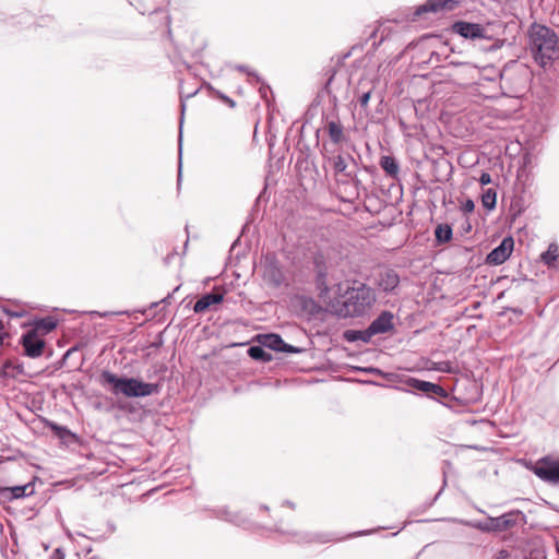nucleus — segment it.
Masks as SVG:
<instances>
[{
    "label": "nucleus",
    "mask_w": 559,
    "mask_h": 559,
    "mask_svg": "<svg viewBox=\"0 0 559 559\" xmlns=\"http://www.w3.org/2000/svg\"><path fill=\"white\" fill-rule=\"evenodd\" d=\"M479 182L481 186L489 185L491 182V176L488 173H483L479 177Z\"/></svg>",
    "instance_id": "c85d7f7f"
},
{
    "label": "nucleus",
    "mask_w": 559,
    "mask_h": 559,
    "mask_svg": "<svg viewBox=\"0 0 559 559\" xmlns=\"http://www.w3.org/2000/svg\"><path fill=\"white\" fill-rule=\"evenodd\" d=\"M376 302L373 289L364 284L355 282L354 286L348 287L344 294V300L338 314L344 318L362 317L368 313Z\"/></svg>",
    "instance_id": "f03ea898"
},
{
    "label": "nucleus",
    "mask_w": 559,
    "mask_h": 559,
    "mask_svg": "<svg viewBox=\"0 0 559 559\" xmlns=\"http://www.w3.org/2000/svg\"><path fill=\"white\" fill-rule=\"evenodd\" d=\"M370 371H376V372H379L378 369H374V368H371Z\"/></svg>",
    "instance_id": "c03bdc74"
},
{
    "label": "nucleus",
    "mask_w": 559,
    "mask_h": 559,
    "mask_svg": "<svg viewBox=\"0 0 559 559\" xmlns=\"http://www.w3.org/2000/svg\"><path fill=\"white\" fill-rule=\"evenodd\" d=\"M238 69H239L240 71H246V68H245L243 66H240Z\"/></svg>",
    "instance_id": "a19ab883"
},
{
    "label": "nucleus",
    "mask_w": 559,
    "mask_h": 559,
    "mask_svg": "<svg viewBox=\"0 0 559 559\" xmlns=\"http://www.w3.org/2000/svg\"><path fill=\"white\" fill-rule=\"evenodd\" d=\"M185 107H186V106H185V103L182 102V103H181V108H182V110H185Z\"/></svg>",
    "instance_id": "37998d69"
},
{
    "label": "nucleus",
    "mask_w": 559,
    "mask_h": 559,
    "mask_svg": "<svg viewBox=\"0 0 559 559\" xmlns=\"http://www.w3.org/2000/svg\"><path fill=\"white\" fill-rule=\"evenodd\" d=\"M518 512H509L497 518H490V527H483V531H504L516 522Z\"/></svg>",
    "instance_id": "dca6fc26"
},
{
    "label": "nucleus",
    "mask_w": 559,
    "mask_h": 559,
    "mask_svg": "<svg viewBox=\"0 0 559 559\" xmlns=\"http://www.w3.org/2000/svg\"><path fill=\"white\" fill-rule=\"evenodd\" d=\"M455 4L454 0H428L415 11L413 20H416L424 12H438L442 9L452 10Z\"/></svg>",
    "instance_id": "2eb2a0df"
},
{
    "label": "nucleus",
    "mask_w": 559,
    "mask_h": 559,
    "mask_svg": "<svg viewBox=\"0 0 559 559\" xmlns=\"http://www.w3.org/2000/svg\"><path fill=\"white\" fill-rule=\"evenodd\" d=\"M333 152L329 151L326 143L322 144V156L324 159L329 160L333 167L335 174H343L345 176H349L346 173L347 162L346 157L342 154L332 155Z\"/></svg>",
    "instance_id": "ddd939ff"
},
{
    "label": "nucleus",
    "mask_w": 559,
    "mask_h": 559,
    "mask_svg": "<svg viewBox=\"0 0 559 559\" xmlns=\"http://www.w3.org/2000/svg\"><path fill=\"white\" fill-rule=\"evenodd\" d=\"M332 82V78L329 79L326 85H329Z\"/></svg>",
    "instance_id": "a18cd8bd"
},
{
    "label": "nucleus",
    "mask_w": 559,
    "mask_h": 559,
    "mask_svg": "<svg viewBox=\"0 0 559 559\" xmlns=\"http://www.w3.org/2000/svg\"><path fill=\"white\" fill-rule=\"evenodd\" d=\"M10 368H14L13 364L11 361H5L2 366V373L3 376H8L9 374V369Z\"/></svg>",
    "instance_id": "7c9ffc66"
},
{
    "label": "nucleus",
    "mask_w": 559,
    "mask_h": 559,
    "mask_svg": "<svg viewBox=\"0 0 559 559\" xmlns=\"http://www.w3.org/2000/svg\"><path fill=\"white\" fill-rule=\"evenodd\" d=\"M195 93H197V91L190 92L185 97L189 98V97L193 96Z\"/></svg>",
    "instance_id": "e433bc0d"
},
{
    "label": "nucleus",
    "mask_w": 559,
    "mask_h": 559,
    "mask_svg": "<svg viewBox=\"0 0 559 559\" xmlns=\"http://www.w3.org/2000/svg\"><path fill=\"white\" fill-rule=\"evenodd\" d=\"M99 384L114 395H123L128 399L146 397L160 391L158 383L144 382L138 378L118 377L108 370L102 371Z\"/></svg>",
    "instance_id": "f257e3e1"
},
{
    "label": "nucleus",
    "mask_w": 559,
    "mask_h": 559,
    "mask_svg": "<svg viewBox=\"0 0 559 559\" xmlns=\"http://www.w3.org/2000/svg\"><path fill=\"white\" fill-rule=\"evenodd\" d=\"M539 479L551 485H559V455H545L528 466Z\"/></svg>",
    "instance_id": "20e7f679"
},
{
    "label": "nucleus",
    "mask_w": 559,
    "mask_h": 559,
    "mask_svg": "<svg viewBox=\"0 0 559 559\" xmlns=\"http://www.w3.org/2000/svg\"><path fill=\"white\" fill-rule=\"evenodd\" d=\"M368 333H369V326L364 331H354V330L347 331L345 333V337L347 341H350V342L362 341V342L367 343L373 336V335H369Z\"/></svg>",
    "instance_id": "4be33fe9"
},
{
    "label": "nucleus",
    "mask_w": 559,
    "mask_h": 559,
    "mask_svg": "<svg viewBox=\"0 0 559 559\" xmlns=\"http://www.w3.org/2000/svg\"><path fill=\"white\" fill-rule=\"evenodd\" d=\"M55 429H57L58 431L69 433V430H67L66 428H62V427L55 426Z\"/></svg>",
    "instance_id": "c9c22d12"
},
{
    "label": "nucleus",
    "mask_w": 559,
    "mask_h": 559,
    "mask_svg": "<svg viewBox=\"0 0 559 559\" xmlns=\"http://www.w3.org/2000/svg\"><path fill=\"white\" fill-rule=\"evenodd\" d=\"M540 260L548 267L559 269V246L550 243L548 249L540 254Z\"/></svg>",
    "instance_id": "a211bd4d"
},
{
    "label": "nucleus",
    "mask_w": 559,
    "mask_h": 559,
    "mask_svg": "<svg viewBox=\"0 0 559 559\" xmlns=\"http://www.w3.org/2000/svg\"><path fill=\"white\" fill-rule=\"evenodd\" d=\"M324 131L326 132L330 141L334 145H341L348 141L345 128L338 116H331L325 118Z\"/></svg>",
    "instance_id": "423d86ee"
},
{
    "label": "nucleus",
    "mask_w": 559,
    "mask_h": 559,
    "mask_svg": "<svg viewBox=\"0 0 559 559\" xmlns=\"http://www.w3.org/2000/svg\"><path fill=\"white\" fill-rule=\"evenodd\" d=\"M3 492H10V499H20L29 497L35 493V486L33 483H27L22 486L8 487L3 489Z\"/></svg>",
    "instance_id": "6ab92c4d"
},
{
    "label": "nucleus",
    "mask_w": 559,
    "mask_h": 559,
    "mask_svg": "<svg viewBox=\"0 0 559 559\" xmlns=\"http://www.w3.org/2000/svg\"><path fill=\"white\" fill-rule=\"evenodd\" d=\"M477 527L480 528L481 531H483V527H490V521L488 523H485V524L479 523V524H477Z\"/></svg>",
    "instance_id": "f704fd0d"
},
{
    "label": "nucleus",
    "mask_w": 559,
    "mask_h": 559,
    "mask_svg": "<svg viewBox=\"0 0 559 559\" xmlns=\"http://www.w3.org/2000/svg\"><path fill=\"white\" fill-rule=\"evenodd\" d=\"M452 227L448 224H439L435 230L436 241L438 243H445L452 239Z\"/></svg>",
    "instance_id": "412c9836"
},
{
    "label": "nucleus",
    "mask_w": 559,
    "mask_h": 559,
    "mask_svg": "<svg viewBox=\"0 0 559 559\" xmlns=\"http://www.w3.org/2000/svg\"><path fill=\"white\" fill-rule=\"evenodd\" d=\"M441 365H442V367L438 368V370H440V371H448L449 370L448 369L449 362H442Z\"/></svg>",
    "instance_id": "72a5a7b5"
},
{
    "label": "nucleus",
    "mask_w": 559,
    "mask_h": 559,
    "mask_svg": "<svg viewBox=\"0 0 559 559\" xmlns=\"http://www.w3.org/2000/svg\"><path fill=\"white\" fill-rule=\"evenodd\" d=\"M216 516L218 519H223L225 521L235 523L237 525L241 524V519L238 514L229 512L226 508H221L216 511Z\"/></svg>",
    "instance_id": "393cba45"
},
{
    "label": "nucleus",
    "mask_w": 559,
    "mask_h": 559,
    "mask_svg": "<svg viewBox=\"0 0 559 559\" xmlns=\"http://www.w3.org/2000/svg\"><path fill=\"white\" fill-rule=\"evenodd\" d=\"M96 313H97L99 317H102V318H105V317H107V316H108V312H104V313L96 312Z\"/></svg>",
    "instance_id": "58836bf2"
},
{
    "label": "nucleus",
    "mask_w": 559,
    "mask_h": 559,
    "mask_svg": "<svg viewBox=\"0 0 559 559\" xmlns=\"http://www.w3.org/2000/svg\"><path fill=\"white\" fill-rule=\"evenodd\" d=\"M380 166L391 178H396L400 171V166L396 159L392 156L385 155L380 159Z\"/></svg>",
    "instance_id": "aec40b11"
},
{
    "label": "nucleus",
    "mask_w": 559,
    "mask_h": 559,
    "mask_svg": "<svg viewBox=\"0 0 559 559\" xmlns=\"http://www.w3.org/2000/svg\"><path fill=\"white\" fill-rule=\"evenodd\" d=\"M304 539H305L306 542H312V540H314V538L309 537V536H306Z\"/></svg>",
    "instance_id": "ea45409f"
},
{
    "label": "nucleus",
    "mask_w": 559,
    "mask_h": 559,
    "mask_svg": "<svg viewBox=\"0 0 559 559\" xmlns=\"http://www.w3.org/2000/svg\"><path fill=\"white\" fill-rule=\"evenodd\" d=\"M3 329L4 324L2 321H0V346H2L4 337L8 335L7 333L3 332Z\"/></svg>",
    "instance_id": "473e14b6"
},
{
    "label": "nucleus",
    "mask_w": 559,
    "mask_h": 559,
    "mask_svg": "<svg viewBox=\"0 0 559 559\" xmlns=\"http://www.w3.org/2000/svg\"><path fill=\"white\" fill-rule=\"evenodd\" d=\"M514 241L511 237H506L498 247L491 250L486 262L490 265H500L506 262L513 251Z\"/></svg>",
    "instance_id": "1a4fd4ad"
},
{
    "label": "nucleus",
    "mask_w": 559,
    "mask_h": 559,
    "mask_svg": "<svg viewBox=\"0 0 559 559\" xmlns=\"http://www.w3.org/2000/svg\"><path fill=\"white\" fill-rule=\"evenodd\" d=\"M497 202V193L493 189H487L481 195L483 206L489 211L493 210Z\"/></svg>",
    "instance_id": "5701e85b"
},
{
    "label": "nucleus",
    "mask_w": 559,
    "mask_h": 559,
    "mask_svg": "<svg viewBox=\"0 0 559 559\" xmlns=\"http://www.w3.org/2000/svg\"><path fill=\"white\" fill-rule=\"evenodd\" d=\"M224 300L223 294L209 293L203 295L193 306L195 313L205 312L211 306L221 304Z\"/></svg>",
    "instance_id": "f3484780"
},
{
    "label": "nucleus",
    "mask_w": 559,
    "mask_h": 559,
    "mask_svg": "<svg viewBox=\"0 0 559 559\" xmlns=\"http://www.w3.org/2000/svg\"><path fill=\"white\" fill-rule=\"evenodd\" d=\"M285 504H286V506H288V507H290L292 509H294V508H295V504H294L293 502H290V501H286V502H285Z\"/></svg>",
    "instance_id": "4c0bfd02"
},
{
    "label": "nucleus",
    "mask_w": 559,
    "mask_h": 559,
    "mask_svg": "<svg viewBox=\"0 0 559 559\" xmlns=\"http://www.w3.org/2000/svg\"><path fill=\"white\" fill-rule=\"evenodd\" d=\"M530 45L535 59L543 67L559 58V38L551 28L545 25L534 24L532 26Z\"/></svg>",
    "instance_id": "7ed1b4c3"
},
{
    "label": "nucleus",
    "mask_w": 559,
    "mask_h": 559,
    "mask_svg": "<svg viewBox=\"0 0 559 559\" xmlns=\"http://www.w3.org/2000/svg\"><path fill=\"white\" fill-rule=\"evenodd\" d=\"M400 281V275L394 270L385 269L377 274L374 284L379 290L385 294H394Z\"/></svg>",
    "instance_id": "6e6552de"
},
{
    "label": "nucleus",
    "mask_w": 559,
    "mask_h": 559,
    "mask_svg": "<svg viewBox=\"0 0 559 559\" xmlns=\"http://www.w3.org/2000/svg\"><path fill=\"white\" fill-rule=\"evenodd\" d=\"M50 559H64V554L60 548L55 549Z\"/></svg>",
    "instance_id": "c756f323"
},
{
    "label": "nucleus",
    "mask_w": 559,
    "mask_h": 559,
    "mask_svg": "<svg viewBox=\"0 0 559 559\" xmlns=\"http://www.w3.org/2000/svg\"><path fill=\"white\" fill-rule=\"evenodd\" d=\"M474 209H475V204H474L473 200H471V199L465 200V202H463L461 205V210L464 213H472L474 211Z\"/></svg>",
    "instance_id": "cd10ccee"
},
{
    "label": "nucleus",
    "mask_w": 559,
    "mask_h": 559,
    "mask_svg": "<svg viewBox=\"0 0 559 559\" xmlns=\"http://www.w3.org/2000/svg\"><path fill=\"white\" fill-rule=\"evenodd\" d=\"M38 326H40V328L45 329L47 332H49V331L53 330L57 326V322H55L50 318H46V319H41L38 322Z\"/></svg>",
    "instance_id": "a878e982"
},
{
    "label": "nucleus",
    "mask_w": 559,
    "mask_h": 559,
    "mask_svg": "<svg viewBox=\"0 0 559 559\" xmlns=\"http://www.w3.org/2000/svg\"><path fill=\"white\" fill-rule=\"evenodd\" d=\"M248 354L255 360L269 361L272 357L271 354L264 350L261 346H251L248 349Z\"/></svg>",
    "instance_id": "b1692460"
},
{
    "label": "nucleus",
    "mask_w": 559,
    "mask_h": 559,
    "mask_svg": "<svg viewBox=\"0 0 559 559\" xmlns=\"http://www.w3.org/2000/svg\"><path fill=\"white\" fill-rule=\"evenodd\" d=\"M510 557V554L506 549H501L497 555L496 559H508Z\"/></svg>",
    "instance_id": "2f4dec72"
},
{
    "label": "nucleus",
    "mask_w": 559,
    "mask_h": 559,
    "mask_svg": "<svg viewBox=\"0 0 559 559\" xmlns=\"http://www.w3.org/2000/svg\"><path fill=\"white\" fill-rule=\"evenodd\" d=\"M370 95H371V91L364 92V93H361V95H359L358 103L361 108L366 109L368 107Z\"/></svg>",
    "instance_id": "bb28decb"
},
{
    "label": "nucleus",
    "mask_w": 559,
    "mask_h": 559,
    "mask_svg": "<svg viewBox=\"0 0 559 559\" xmlns=\"http://www.w3.org/2000/svg\"><path fill=\"white\" fill-rule=\"evenodd\" d=\"M226 100H227L228 103H230L231 105H234V102H233L230 98H226Z\"/></svg>",
    "instance_id": "79ce46f5"
},
{
    "label": "nucleus",
    "mask_w": 559,
    "mask_h": 559,
    "mask_svg": "<svg viewBox=\"0 0 559 559\" xmlns=\"http://www.w3.org/2000/svg\"><path fill=\"white\" fill-rule=\"evenodd\" d=\"M407 383L413 389L421 391V392L427 393V394H436V395L441 396V397H445L448 395V393H447L444 388H442L439 384L432 383V382H428V381L411 378L407 381Z\"/></svg>",
    "instance_id": "4468645a"
},
{
    "label": "nucleus",
    "mask_w": 559,
    "mask_h": 559,
    "mask_svg": "<svg viewBox=\"0 0 559 559\" xmlns=\"http://www.w3.org/2000/svg\"><path fill=\"white\" fill-rule=\"evenodd\" d=\"M453 31L464 38L476 39L485 37V28L477 23L459 21L453 24Z\"/></svg>",
    "instance_id": "f8f14e48"
},
{
    "label": "nucleus",
    "mask_w": 559,
    "mask_h": 559,
    "mask_svg": "<svg viewBox=\"0 0 559 559\" xmlns=\"http://www.w3.org/2000/svg\"><path fill=\"white\" fill-rule=\"evenodd\" d=\"M260 342L263 345V347H267L276 352L290 354H298L302 352V349L299 347L286 344L278 334L274 333L262 335Z\"/></svg>",
    "instance_id": "9d476101"
},
{
    "label": "nucleus",
    "mask_w": 559,
    "mask_h": 559,
    "mask_svg": "<svg viewBox=\"0 0 559 559\" xmlns=\"http://www.w3.org/2000/svg\"><path fill=\"white\" fill-rule=\"evenodd\" d=\"M21 343L26 356L31 358L41 356L45 347V341L38 336L36 329L29 330L23 334Z\"/></svg>",
    "instance_id": "0eeeda50"
},
{
    "label": "nucleus",
    "mask_w": 559,
    "mask_h": 559,
    "mask_svg": "<svg viewBox=\"0 0 559 559\" xmlns=\"http://www.w3.org/2000/svg\"><path fill=\"white\" fill-rule=\"evenodd\" d=\"M394 329V316L390 311H382L369 325V335L383 334Z\"/></svg>",
    "instance_id": "9b49d317"
},
{
    "label": "nucleus",
    "mask_w": 559,
    "mask_h": 559,
    "mask_svg": "<svg viewBox=\"0 0 559 559\" xmlns=\"http://www.w3.org/2000/svg\"><path fill=\"white\" fill-rule=\"evenodd\" d=\"M260 270L264 283L269 286L278 288L286 283L285 273L275 254L266 253L263 255L260 262Z\"/></svg>",
    "instance_id": "39448f33"
}]
</instances>
